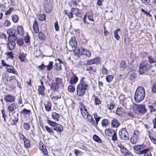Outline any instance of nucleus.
Instances as JSON below:
<instances>
[{
  "instance_id": "obj_41",
  "label": "nucleus",
  "mask_w": 156,
  "mask_h": 156,
  "mask_svg": "<svg viewBox=\"0 0 156 156\" xmlns=\"http://www.w3.org/2000/svg\"><path fill=\"white\" fill-rule=\"evenodd\" d=\"M45 129L49 133H50V134L51 135H54V132L50 128L47 126H45Z\"/></svg>"
},
{
  "instance_id": "obj_8",
  "label": "nucleus",
  "mask_w": 156,
  "mask_h": 156,
  "mask_svg": "<svg viewBox=\"0 0 156 156\" xmlns=\"http://www.w3.org/2000/svg\"><path fill=\"white\" fill-rule=\"evenodd\" d=\"M16 97L9 94H7L4 96V99L7 103H12L15 101Z\"/></svg>"
},
{
  "instance_id": "obj_18",
  "label": "nucleus",
  "mask_w": 156,
  "mask_h": 156,
  "mask_svg": "<svg viewBox=\"0 0 156 156\" xmlns=\"http://www.w3.org/2000/svg\"><path fill=\"white\" fill-rule=\"evenodd\" d=\"M149 151V148H147L139 151L140 155L144 154L143 156H152L151 154L148 153L147 152Z\"/></svg>"
},
{
  "instance_id": "obj_13",
  "label": "nucleus",
  "mask_w": 156,
  "mask_h": 156,
  "mask_svg": "<svg viewBox=\"0 0 156 156\" xmlns=\"http://www.w3.org/2000/svg\"><path fill=\"white\" fill-rule=\"evenodd\" d=\"M118 150H119L120 151L121 154H125L128 152V151L124 146L121 144H118L117 145Z\"/></svg>"
},
{
  "instance_id": "obj_12",
  "label": "nucleus",
  "mask_w": 156,
  "mask_h": 156,
  "mask_svg": "<svg viewBox=\"0 0 156 156\" xmlns=\"http://www.w3.org/2000/svg\"><path fill=\"white\" fill-rule=\"evenodd\" d=\"M70 45L72 48H76L77 46V43L75 37H72L70 39L69 42Z\"/></svg>"
},
{
  "instance_id": "obj_2",
  "label": "nucleus",
  "mask_w": 156,
  "mask_h": 156,
  "mask_svg": "<svg viewBox=\"0 0 156 156\" xmlns=\"http://www.w3.org/2000/svg\"><path fill=\"white\" fill-rule=\"evenodd\" d=\"M145 96V90L144 87L142 86L138 87L135 93L134 98L137 103L142 101Z\"/></svg>"
},
{
  "instance_id": "obj_59",
  "label": "nucleus",
  "mask_w": 156,
  "mask_h": 156,
  "mask_svg": "<svg viewBox=\"0 0 156 156\" xmlns=\"http://www.w3.org/2000/svg\"><path fill=\"white\" fill-rule=\"evenodd\" d=\"M101 101L99 100L97 97H96L95 98L94 104L96 105H98L100 104Z\"/></svg>"
},
{
  "instance_id": "obj_44",
  "label": "nucleus",
  "mask_w": 156,
  "mask_h": 156,
  "mask_svg": "<svg viewBox=\"0 0 156 156\" xmlns=\"http://www.w3.org/2000/svg\"><path fill=\"white\" fill-rule=\"evenodd\" d=\"M45 8L47 12L49 13L51 12V6L50 5L46 4L45 5Z\"/></svg>"
},
{
  "instance_id": "obj_28",
  "label": "nucleus",
  "mask_w": 156,
  "mask_h": 156,
  "mask_svg": "<svg viewBox=\"0 0 156 156\" xmlns=\"http://www.w3.org/2000/svg\"><path fill=\"white\" fill-rule=\"evenodd\" d=\"M80 110L81 111V114L83 117L85 118L87 116V115H89L87 111L86 108H84V110L82 109H80Z\"/></svg>"
},
{
  "instance_id": "obj_29",
  "label": "nucleus",
  "mask_w": 156,
  "mask_h": 156,
  "mask_svg": "<svg viewBox=\"0 0 156 156\" xmlns=\"http://www.w3.org/2000/svg\"><path fill=\"white\" fill-rule=\"evenodd\" d=\"M86 15H87V16L88 17V19L92 22H94V20L93 18V14L92 12H89L87 13Z\"/></svg>"
},
{
  "instance_id": "obj_31",
  "label": "nucleus",
  "mask_w": 156,
  "mask_h": 156,
  "mask_svg": "<svg viewBox=\"0 0 156 156\" xmlns=\"http://www.w3.org/2000/svg\"><path fill=\"white\" fill-rule=\"evenodd\" d=\"M109 124L108 120L107 119H104L101 121V125L103 127H106Z\"/></svg>"
},
{
  "instance_id": "obj_37",
  "label": "nucleus",
  "mask_w": 156,
  "mask_h": 156,
  "mask_svg": "<svg viewBox=\"0 0 156 156\" xmlns=\"http://www.w3.org/2000/svg\"><path fill=\"white\" fill-rule=\"evenodd\" d=\"M24 145L26 148H29L30 147V141L26 139L24 140Z\"/></svg>"
},
{
  "instance_id": "obj_14",
  "label": "nucleus",
  "mask_w": 156,
  "mask_h": 156,
  "mask_svg": "<svg viewBox=\"0 0 156 156\" xmlns=\"http://www.w3.org/2000/svg\"><path fill=\"white\" fill-rule=\"evenodd\" d=\"M78 80V77L76 74L73 73V75L71 76L69 81V84L72 85L76 84Z\"/></svg>"
},
{
  "instance_id": "obj_16",
  "label": "nucleus",
  "mask_w": 156,
  "mask_h": 156,
  "mask_svg": "<svg viewBox=\"0 0 156 156\" xmlns=\"http://www.w3.org/2000/svg\"><path fill=\"white\" fill-rule=\"evenodd\" d=\"M8 48L9 50H12L16 46V43L15 42L12 41L10 40V39H9V40H8Z\"/></svg>"
},
{
  "instance_id": "obj_51",
  "label": "nucleus",
  "mask_w": 156,
  "mask_h": 156,
  "mask_svg": "<svg viewBox=\"0 0 156 156\" xmlns=\"http://www.w3.org/2000/svg\"><path fill=\"white\" fill-rule=\"evenodd\" d=\"M55 83L58 85L62 83V80L61 79L58 77L55 78Z\"/></svg>"
},
{
  "instance_id": "obj_35",
  "label": "nucleus",
  "mask_w": 156,
  "mask_h": 156,
  "mask_svg": "<svg viewBox=\"0 0 156 156\" xmlns=\"http://www.w3.org/2000/svg\"><path fill=\"white\" fill-rule=\"evenodd\" d=\"M112 130L110 129H106L105 130V133L106 135L108 136H111L112 135Z\"/></svg>"
},
{
  "instance_id": "obj_57",
  "label": "nucleus",
  "mask_w": 156,
  "mask_h": 156,
  "mask_svg": "<svg viewBox=\"0 0 156 156\" xmlns=\"http://www.w3.org/2000/svg\"><path fill=\"white\" fill-rule=\"evenodd\" d=\"M17 36H18V35H14L12 36H11L10 40L13 42H15L17 39Z\"/></svg>"
},
{
  "instance_id": "obj_20",
  "label": "nucleus",
  "mask_w": 156,
  "mask_h": 156,
  "mask_svg": "<svg viewBox=\"0 0 156 156\" xmlns=\"http://www.w3.org/2000/svg\"><path fill=\"white\" fill-rule=\"evenodd\" d=\"M87 121L91 125L94 126L95 125V122L92 116L90 115H88L87 116Z\"/></svg>"
},
{
  "instance_id": "obj_34",
  "label": "nucleus",
  "mask_w": 156,
  "mask_h": 156,
  "mask_svg": "<svg viewBox=\"0 0 156 156\" xmlns=\"http://www.w3.org/2000/svg\"><path fill=\"white\" fill-rule=\"evenodd\" d=\"M46 110L47 111H50L51 109V103L49 101H47V103L45 106Z\"/></svg>"
},
{
  "instance_id": "obj_24",
  "label": "nucleus",
  "mask_w": 156,
  "mask_h": 156,
  "mask_svg": "<svg viewBox=\"0 0 156 156\" xmlns=\"http://www.w3.org/2000/svg\"><path fill=\"white\" fill-rule=\"evenodd\" d=\"M45 90L44 86H39L38 87V91L39 94H41L42 96L44 95V91Z\"/></svg>"
},
{
  "instance_id": "obj_40",
  "label": "nucleus",
  "mask_w": 156,
  "mask_h": 156,
  "mask_svg": "<svg viewBox=\"0 0 156 156\" xmlns=\"http://www.w3.org/2000/svg\"><path fill=\"white\" fill-rule=\"evenodd\" d=\"M113 78V76L112 75H108L106 76V80L107 82H110L112 81Z\"/></svg>"
},
{
  "instance_id": "obj_55",
  "label": "nucleus",
  "mask_w": 156,
  "mask_h": 156,
  "mask_svg": "<svg viewBox=\"0 0 156 156\" xmlns=\"http://www.w3.org/2000/svg\"><path fill=\"white\" fill-rule=\"evenodd\" d=\"M23 127L27 131L29 129L30 127L29 124L27 123H25L24 124Z\"/></svg>"
},
{
  "instance_id": "obj_30",
  "label": "nucleus",
  "mask_w": 156,
  "mask_h": 156,
  "mask_svg": "<svg viewBox=\"0 0 156 156\" xmlns=\"http://www.w3.org/2000/svg\"><path fill=\"white\" fill-rule=\"evenodd\" d=\"M50 87L51 89L55 91L58 89V85L55 83H53L50 85Z\"/></svg>"
},
{
  "instance_id": "obj_22",
  "label": "nucleus",
  "mask_w": 156,
  "mask_h": 156,
  "mask_svg": "<svg viewBox=\"0 0 156 156\" xmlns=\"http://www.w3.org/2000/svg\"><path fill=\"white\" fill-rule=\"evenodd\" d=\"M33 29L36 33L39 32V30L38 26V23L36 20H35L33 24Z\"/></svg>"
},
{
  "instance_id": "obj_54",
  "label": "nucleus",
  "mask_w": 156,
  "mask_h": 156,
  "mask_svg": "<svg viewBox=\"0 0 156 156\" xmlns=\"http://www.w3.org/2000/svg\"><path fill=\"white\" fill-rule=\"evenodd\" d=\"M17 43L19 46L23 45L24 43L23 39L22 38L18 39L17 40Z\"/></svg>"
},
{
  "instance_id": "obj_33",
  "label": "nucleus",
  "mask_w": 156,
  "mask_h": 156,
  "mask_svg": "<svg viewBox=\"0 0 156 156\" xmlns=\"http://www.w3.org/2000/svg\"><path fill=\"white\" fill-rule=\"evenodd\" d=\"M120 30L119 28L117 29L114 32V36L115 38L117 40H119L120 39V37L118 34V32L120 31Z\"/></svg>"
},
{
  "instance_id": "obj_46",
  "label": "nucleus",
  "mask_w": 156,
  "mask_h": 156,
  "mask_svg": "<svg viewBox=\"0 0 156 156\" xmlns=\"http://www.w3.org/2000/svg\"><path fill=\"white\" fill-rule=\"evenodd\" d=\"M12 20L13 21L16 23L17 22L18 20V17L16 15H14L12 16Z\"/></svg>"
},
{
  "instance_id": "obj_9",
  "label": "nucleus",
  "mask_w": 156,
  "mask_h": 156,
  "mask_svg": "<svg viewBox=\"0 0 156 156\" xmlns=\"http://www.w3.org/2000/svg\"><path fill=\"white\" fill-rule=\"evenodd\" d=\"M139 132L137 130H135L133 132V135L130 138V142L133 144H135L137 141V136L139 135Z\"/></svg>"
},
{
  "instance_id": "obj_48",
  "label": "nucleus",
  "mask_w": 156,
  "mask_h": 156,
  "mask_svg": "<svg viewBox=\"0 0 156 156\" xmlns=\"http://www.w3.org/2000/svg\"><path fill=\"white\" fill-rule=\"evenodd\" d=\"M148 61L150 64H152L153 63H155L156 62V60H155L154 58H153L150 55L149 56L147 57Z\"/></svg>"
},
{
  "instance_id": "obj_15",
  "label": "nucleus",
  "mask_w": 156,
  "mask_h": 156,
  "mask_svg": "<svg viewBox=\"0 0 156 156\" xmlns=\"http://www.w3.org/2000/svg\"><path fill=\"white\" fill-rule=\"evenodd\" d=\"M7 32L9 36L8 37V40L11 37V36H12L14 35H17L16 33V30H15L14 29H8Z\"/></svg>"
},
{
  "instance_id": "obj_61",
  "label": "nucleus",
  "mask_w": 156,
  "mask_h": 156,
  "mask_svg": "<svg viewBox=\"0 0 156 156\" xmlns=\"http://www.w3.org/2000/svg\"><path fill=\"white\" fill-rule=\"evenodd\" d=\"M30 37L29 36L28 34L27 36L24 38V41L25 43L26 44H28L30 42Z\"/></svg>"
},
{
  "instance_id": "obj_50",
  "label": "nucleus",
  "mask_w": 156,
  "mask_h": 156,
  "mask_svg": "<svg viewBox=\"0 0 156 156\" xmlns=\"http://www.w3.org/2000/svg\"><path fill=\"white\" fill-rule=\"evenodd\" d=\"M64 12L65 14L69 17V19L72 18H73V14L71 12V11L70 12H67L66 10L64 11Z\"/></svg>"
},
{
  "instance_id": "obj_56",
  "label": "nucleus",
  "mask_w": 156,
  "mask_h": 156,
  "mask_svg": "<svg viewBox=\"0 0 156 156\" xmlns=\"http://www.w3.org/2000/svg\"><path fill=\"white\" fill-rule=\"evenodd\" d=\"M102 73L103 74L106 75L108 73L107 69L105 67L104 65L103 66L102 69Z\"/></svg>"
},
{
  "instance_id": "obj_19",
  "label": "nucleus",
  "mask_w": 156,
  "mask_h": 156,
  "mask_svg": "<svg viewBox=\"0 0 156 156\" xmlns=\"http://www.w3.org/2000/svg\"><path fill=\"white\" fill-rule=\"evenodd\" d=\"M16 33L17 35H20L23 36L24 33L23 27L21 26L17 27V30H16Z\"/></svg>"
},
{
  "instance_id": "obj_63",
  "label": "nucleus",
  "mask_w": 156,
  "mask_h": 156,
  "mask_svg": "<svg viewBox=\"0 0 156 156\" xmlns=\"http://www.w3.org/2000/svg\"><path fill=\"white\" fill-rule=\"evenodd\" d=\"M10 22L9 20H6L4 22V25L5 27H8L10 26Z\"/></svg>"
},
{
  "instance_id": "obj_58",
  "label": "nucleus",
  "mask_w": 156,
  "mask_h": 156,
  "mask_svg": "<svg viewBox=\"0 0 156 156\" xmlns=\"http://www.w3.org/2000/svg\"><path fill=\"white\" fill-rule=\"evenodd\" d=\"M120 67L122 68L123 70L124 69L126 68V66H125V62L122 61H121L120 63Z\"/></svg>"
},
{
  "instance_id": "obj_4",
  "label": "nucleus",
  "mask_w": 156,
  "mask_h": 156,
  "mask_svg": "<svg viewBox=\"0 0 156 156\" xmlns=\"http://www.w3.org/2000/svg\"><path fill=\"white\" fill-rule=\"evenodd\" d=\"M47 123L51 126L52 129L56 131L57 133L61 134L63 131V127L60 124L49 120H47Z\"/></svg>"
},
{
  "instance_id": "obj_32",
  "label": "nucleus",
  "mask_w": 156,
  "mask_h": 156,
  "mask_svg": "<svg viewBox=\"0 0 156 156\" xmlns=\"http://www.w3.org/2000/svg\"><path fill=\"white\" fill-rule=\"evenodd\" d=\"M93 139L96 142L98 143H101L102 142L101 139L97 135H94L93 136Z\"/></svg>"
},
{
  "instance_id": "obj_7",
  "label": "nucleus",
  "mask_w": 156,
  "mask_h": 156,
  "mask_svg": "<svg viewBox=\"0 0 156 156\" xmlns=\"http://www.w3.org/2000/svg\"><path fill=\"white\" fill-rule=\"evenodd\" d=\"M120 102L122 101L123 105L126 107V108H130L132 107L133 102L132 100L130 98H125L122 100L121 99Z\"/></svg>"
},
{
  "instance_id": "obj_11",
  "label": "nucleus",
  "mask_w": 156,
  "mask_h": 156,
  "mask_svg": "<svg viewBox=\"0 0 156 156\" xmlns=\"http://www.w3.org/2000/svg\"><path fill=\"white\" fill-rule=\"evenodd\" d=\"M71 11L74 15L77 16L81 17L82 16V12L78 9L72 8Z\"/></svg>"
},
{
  "instance_id": "obj_62",
  "label": "nucleus",
  "mask_w": 156,
  "mask_h": 156,
  "mask_svg": "<svg viewBox=\"0 0 156 156\" xmlns=\"http://www.w3.org/2000/svg\"><path fill=\"white\" fill-rule=\"evenodd\" d=\"M148 107L149 109L150 112H154L156 111V109L153 106L148 105Z\"/></svg>"
},
{
  "instance_id": "obj_47",
  "label": "nucleus",
  "mask_w": 156,
  "mask_h": 156,
  "mask_svg": "<svg viewBox=\"0 0 156 156\" xmlns=\"http://www.w3.org/2000/svg\"><path fill=\"white\" fill-rule=\"evenodd\" d=\"M53 65V62L50 61L49 62V63L48 65L46 66L47 67V70L48 71L50 70L52 68V66Z\"/></svg>"
},
{
  "instance_id": "obj_36",
  "label": "nucleus",
  "mask_w": 156,
  "mask_h": 156,
  "mask_svg": "<svg viewBox=\"0 0 156 156\" xmlns=\"http://www.w3.org/2000/svg\"><path fill=\"white\" fill-rule=\"evenodd\" d=\"M94 118L95 119V125L94 126H96L98 125V122L99 121L101 117H98L97 115H94Z\"/></svg>"
},
{
  "instance_id": "obj_53",
  "label": "nucleus",
  "mask_w": 156,
  "mask_h": 156,
  "mask_svg": "<svg viewBox=\"0 0 156 156\" xmlns=\"http://www.w3.org/2000/svg\"><path fill=\"white\" fill-rule=\"evenodd\" d=\"M123 110V109L121 108H118L117 109L116 113L119 116H120L122 115V111Z\"/></svg>"
},
{
  "instance_id": "obj_60",
  "label": "nucleus",
  "mask_w": 156,
  "mask_h": 156,
  "mask_svg": "<svg viewBox=\"0 0 156 156\" xmlns=\"http://www.w3.org/2000/svg\"><path fill=\"white\" fill-rule=\"evenodd\" d=\"M40 20L41 21H44L45 19V16L43 14H41L39 15Z\"/></svg>"
},
{
  "instance_id": "obj_3",
  "label": "nucleus",
  "mask_w": 156,
  "mask_h": 156,
  "mask_svg": "<svg viewBox=\"0 0 156 156\" xmlns=\"http://www.w3.org/2000/svg\"><path fill=\"white\" fill-rule=\"evenodd\" d=\"M139 73L140 74H143L151 69V66L147 62V61H141L139 65Z\"/></svg>"
},
{
  "instance_id": "obj_23",
  "label": "nucleus",
  "mask_w": 156,
  "mask_h": 156,
  "mask_svg": "<svg viewBox=\"0 0 156 156\" xmlns=\"http://www.w3.org/2000/svg\"><path fill=\"white\" fill-rule=\"evenodd\" d=\"M86 70L87 71H89L90 73H95L96 71V69L94 66H91L87 67L86 68Z\"/></svg>"
},
{
  "instance_id": "obj_43",
  "label": "nucleus",
  "mask_w": 156,
  "mask_h": 156,
  "mask_svg": "<svg viewBox=\"0 0 156 156\" xmlns=\"http://www.w3.org/2000/svg\"><path fill=\"white\" fill-rule=\"evenodd\" d=\"M113 134L112 136V140L113 141H115L117 140V137L116 132L115 130H112Z\"/></svg>"
},
{
  "instance_id": "obj_26",
  "label": "nucleus",
  "mask_w": 156,
  "mask_h": 156,
  "mask_svg": "<svg viewBox=\"0 0 156 156\" xmlns=\"http://www.w3.org/2000/svg\"><path fill=\"white\" fill-rule=\"evenodd\" d=\"M51 116L54 119L58 121V119L60 118L61 115L55 112H52L51 113Z\"/></svg>"
},
{
  "instance_id": "obj_1",
  "label": "nucleus",
  "mask_w": 156,
  "mask_h": 156,
  "mask_svg": "<svg viewBox=\"0 0 156 156\" xmlns=\"http://www.w3.org/2000/svg\"><path fill=\"white\" fill-rule=\"evenodd\" d=\"M88 86L87 83L81 80L80 83L77 85L76 91V94L79 96L82 97L85 94V91L88 89Z\"/></svg>"
},
{
  "instance_id": "obj_21",
  "label": "nucleus",
  "mask_w": 156,
  "mask_h": 156,
  "mask_svg": "<svg viewBox=\"0 0 156 156\" xmlns=\"http://www.w3.org/2000/svg\"><path fill=\"white\" fill-rule=\"evenodd\" d=\"M120 125V123L117 120L114 119L112 121L111 123L112 126L114 128H117Z\"/></svg>"
},
{
  "instance_id": "obj_5",
  "label": "nucleus",
  "mask_w": 156,
  "mask_h": 156,
  "mask_svg": "<svg viewBox=\"0 0 156 156\" xmlns=\"http://www.w3.org/2000/svg\"><path fill=\"white\" fill-rule=\"evenodd\" d=\"M133 111L138 114H144L146 113L147 110L144 105H137L133 109Z\"/></svg>"
},
{
  "instance_id": "obj_38",
  "label": "nucleus",
  "mask_w": 156,
  "mask_h": 156,
  "mask_svg": "<svg viewBox=\"0 0 156 156\" xmlns=\"http://www.w3.org/2000/svg\"><path fill=\"white\" fill-rule=\"evenodd\" d=\"M22 114L24 115H29L31 113L30 110H27L25 108H24L23 110L20 112Z\"/></svg>"
},
{
  "instance_id": "obj_10",
  "label": "nucleus",
  "mask_w": 156,
  "mask_h": 156,
  "mask_svg": "<svg viewBox=\"0 0 156 156\" xmlns=\"http://www.w3.org/2000/svg\"><path fill=\"white\" fill-rule=\"evenodd\" d=\"M5 68L6 69V71L8 73H12L18 76L17 72L13 66L8 65L7 67H6Z\"/></svg>"
},
{
  "instance_id": "obj_52",
  "label": "nucleus",
  "mask_w": 156,
  "mask_h": 156,
  "mask_svg": "<svg viewBox=\"0 0 156 156\" xmlns=\"http://www.w3.org/2000/svg\"><path fill=\"white\" fill-rule=\"evenodd\" d=\"M38 37L39 39L42 40H44L45 39L44 35L41 32H40L39 33Z\"/></svg>"
},
{
  "instance_id": "obj_45",
  "label": "nucleus",
  "mask_w": 156,
  "mask_h": 156,
  "mask_svg": "<svg viewBox=\"0 0 156 156\" xmlns=\"http://www.w3.org/2000/svg\"><path fill=\"white\" fill-rule=\"evenodd\" d=\"M68 89L69 92H73L75 90V87L74 86L70 85L68 86Z\"/></svg>"
},
{
  "instance_id": "obj_25",
  "label": "nucleus",
  "mask_w": 156,
  "mask_h": 156,
  "mask_svg": "<svg viewBox=\"0 0 156 156\" xmlns=\"http://www.w3.org/2000/svg\"><path fill=\"white\" fill-rule=\"evenodd\" d=\"M57 60L59 61V63H57L55 64V66L56 67L55 69L57 71H58L61 69L62 67L61 66V63H63V62L59 59H58Z\"/></svg>"
},
{
  "instance_id": "obj_64",
  "label": "nucleus",
  "mask_w": 156,
  "mask_h": 156,
  "mask_svg": "<svg viewBox=\"0 0 156 156\" xmlns=\"http://www.w3.org/2000/svg\"><path fill=\"white\" fill-rule=\"evenodd\" d=\"M152 92L154 93H156V84L154 83L152 87Z\"/></svg>"
},
{
  "instance_id": "obj_17",
  "label": "nucleus",
  "mask_w": 156,
  "mask_h": 156,
  "mask_svg": "<svg viewBox=\"0 0 156 156\" xmlns=\"http://www.w3.org/2000/svg\"><path fill=\"white\" fill-rule=\"evenodd\" d=\"M81 54L86 55L87 57H89L91 55V52L88 50L84 48H81Z\"/></svg>"
},
{
  "instance_id": "obj_42",
  "label": "nucleus",
  "mask_w": 156,
  "mask_h": 156,
  "mask_svg": "<svg viewBox=\"0 0 156 156\" xmlns=\"http://www.w3.org/2000/svg\"><path fill=\"white\" fill-rule=\"evenodd\" d=\"M19 58L21 62H23L25 60V55L23 53H20L19 54Z\"/></svg>"
},
{
  "instance_id": "obj_49",
  "label": "nucleus",
  "mask_w": 156,
  "mask_h": 156,
  "mask_svg": "<svg viewBox=\"0 0 156 156\" xmlns=\"http://www.w3.org/2000/svg\"><path fill=\"white\" fill-rule=\"evenodd\" d=\"M92 59L94 64H99L101 62L100 58L99 57L95 58Z\"/></svg>"
},
{
  "instance_id": "obj_27",
  "label": "nucleus",
  "mask_w": 156,
  "mask_h": 156,
  "mask_svg": "<svg viewBox=\"0 0 156 156\" xmlns=\"http://www.w3.org/2000/svg\"><path fill=\"white\" fill-rule=\"evenodd\" d=\"M16 108V104L15 103H12L9 105L8 107V110L9 111H10L11 112H13L15 108Z\"/></svg>"
},
{
  "instance_id": "obj_39",
  "label": "nucleus",
  "mask_w": 156,
  "mask_h": 156,
  "mask_svg": "<svg viewBox=\"0 0 156 156\" xmlns=\"http://www.w3.org/2000/svg\"><path fill=\"white\" fill-rule=\"evenodd\" d=\"M41 149L45 155H46L48 154V151L46 147L43 144L42 145Z\"/></svg>"
},
{
  "instance_id": "obj_6",
  "label": "nucleus",
  "mask_w": 156,
  "mask_h": 156,
  "mask_svg": "<svg viewBox=\"0 0 156 156\" xmlns=\"http://www.w3.org/2000/svg\"><path fill=\"white\" fill-rule=\"evenodd\" d=\"M119 135L122 140H127L129 139V134L125 128H122L119 131Z\"/></svg>"
}]
</instances>
